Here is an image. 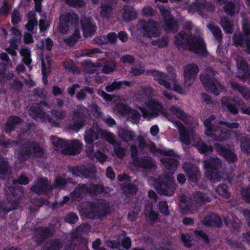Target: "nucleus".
Returning a JSON list of instances; mask_svg holds the SVG:
<instances>
[{"label":"nucleus","mask_w":250,"mask_h":250,"mask_svg":"<svg viewBox=\"0 0 250 250\" xmlns=\"http://www.w3.org/2000/svg\"><path fill=\"white\" fill-rule=\"evenodd\" d=\"M139 108L143 116L148 120L157 117L159 114H164L179 129L181 141L184 144L187 145L191 143L190 139L192 138L198 141L196 146L200 152L205 153L212 150L211 147L207 146L203 142L199 140L198 137L193 136L191 129H186L181 123L176 121V118L184 120V118L187 117L185 113L178 107H171L168 113L166 114L160 104L150 100Z\"/></svg>","instance_id":"f257e3e1"},{"label":"nucleus","mask_w":250,"mask_h":250,"mask_svg":"<svg viewBox=\"0 0 250 250\" xmlns=\"http://www.w3.org/2000/svg\"><path fill=\"white\" fill-rule=\"evenodd\" d=\"M175 43L183 48L188 49L193 52L204 54L206 51V45L201 37L192 35L187 36L180 34L175 37Z\"/></svg>","instance_id":"f03ea898"},{"label":"nucleus","mask_w":250,"mask_h":250,"mask_svg":"<svg viewBox=\"0 0 250 250\" xmlns=\"http://www.w3.org/2000/svg\"><path fill=\"white\" fill-rule=\"evenodd\" d=\"M151 73L154 79L166 88L180 94L186 93L187 90L180 86L175 75L166 76L163 73L157 71H152Z\"/></svg>","instance_id":"7ed1b4c3"},{"label":"nucleus","mask_w":250,"mask_h":250,"mask_svg":"<svg viewBox=\"0 0 250 250\" xmlns=\"http://www.w3.org/2000/svg\"><path fill=\"white\" fill-rule=\"evenodd\" d=\"M99 135L115 146V141L113 134L106 131L101 130L97 125H94L92 127L85 132L84 139L86 143L91 144L96 140Z\"/></svg>","instance_id":"20e7f679"},{"label":"nucleus","mask_w":250,"mask_h":250,"mask_svg":"<svg viewBox=\"0 0 250 250\" xmlns=\"http://www.w3.org/2000/svg\"><path fill=\"white\" fill-rule=\"evenodd\" d=\"M51 141L55 147L59 150L66 145L68 146V152L70 154H76L80 152L82 147L81 144L77 140L68 141L64 142L63 140L57 137H52Z\"/></svg>","instance_id":"39448f33"},{"label":"nucleus","mask_w":250,"mask_h":250,"mask_svg":"<svg viewBox=\"0 0 250 250\" xmlns=\"http://www.w3.org/2000/svg\"><path fill=\"white\" fill-rule=\"evenodd\" d=\"M209 201L208 197L203 195L201 193L197 192L195 195L194 199L190 203L187 201L185 197H181L180 207L181 212L183 213H187L189 210H191V212L193 213V211H192L191 208L193 206L198 204L200 205L203 203Z\"/></svg>","instance_id":"423d86ee"},{"label":"nucleus","mask_w":250,"mask_h":250,"mask_svg":"<svg viewBox=\"0 0 250 250\" xmlns=\"http://www.w3.org/2000/svg\"><path fill=\"white\" fill-rule=\"evenodd\" d=\"M139 27L137 29L138 33L146 37H156L159 35V29L156 23L152 21H149L146 23L141 21L138 24Z\"/></svg>","instance_id":"0eeeda50"},{"label":"nucleus","mask_w":250,"mask_h":250,"mask_svg":"<svg viewBox=\"0 0 250 250\" xmlns=\"http://www.w3.org/2000/svg\"><path fill=\"white\" fill-rule=\"evenodd\" d=\"M214 118L213 116H211L209 119L204 120V123L206 127L205 133L207 136H209L213 139L222 141L226 138L227 134L226 132H224L221 130H216L212 128V122Z\"/></svg>","instance_id":"6e6552de"},{"label":"nucleus","mask_w":250,"mask_h":250,"mask_svg":"<svg viewBox=\"0 0 250 250\" xmlns=\"http://www.w3.org/2000/svg\"><path fill=\"white\" fill-rule=\"evenodd\" d=\"M243 31L246 34V41L242 40L241 34L235 35L233 38L234 43L236 45H246L248 51L250 52V22L244 21L242 24Z\"/></svg>","instance_id":"1a4fd4ad"},{"label":"nucleus","mask_w":250,"mask_h":250,"mask_svg":"<svg viewBox=\"0 0 250 250\" xmlns=\"http://www.w3.org/2000/svg\"><path fill=\"white\" fill-rule=\"evenodd\" d=\"M114 111L119 112L121 115L130 119L135 124L138 122L140 117V113L137 111L122 104L118 105L114 109Z\"/></svg>","instance_id":"9d476101"},{"label":"nucleus","mask_w":250,"mask_h":250,"mask_svg":"<svg viewBox=\"0 0 250 250\" xmlns=\"http://www.w3.org/2000/svg\"><path fill=\"white\" fill-rule=\"evenodd\" d=\"M154 186L156 190L162 194L171 196L174 193V184L173 179L171 177L166 178L165 180L161 184L156 182Z\"/></svg>","instance_id":"9b49d317"},{"label":"nucleus","mask_w":250,"mask_h":250,"mask_svg":"<svg viewBox=\"0 0 250 250\" xmlns=\"http://www.w3.org/2000/svg\"><path fill=\"white\" fill-rule=\"evenodd\" d=\"M220 165V161L218 159H209L204 162V167L206 174L211 180L217 178V169Z\"/></svg>","instance_id":"f8f14e48"},{"label":"nucleus","mask_w":250,"mask_h":250,"mask_svg":"<svg viewBox=\"0 0 250 250\" xmlns=\"http://www.w3.org/2000/svg\"><path fill=\"white\" fill-rule=\"evenodd\" d=\"M201 80L204 86L209 91L215 95H218L220 92L223 91L222 85L216 80L209 78H206L204 75L201 77Z\"/></svg>","instance_id":"ddd939ff"},{"label":"nucleus","mask_w":250,"mask_h":250,"mask_svg":"<svg viewBox=\"0 0 250 250\" xmlns=\"http://www.w3.org/2000/svg\"><path fill=\"white\" fill-rule=\"evenodd\" d=\"M161 153L164 154V157L161 159L162 163L169 170H174L178 165L177 161L175 159L174 153L171 150H163Z\"/></svg>","instance_id":"4468645a"},{"label":"nucleus","mask_w":250,"mask_h":250,"mask_svg":"<svg viewBox=\"0 0 250 250\" xmlns=\"http://www.w3.org/2000/svg\"><path fill=\"white\" fill-rule=\"evenodd\" d=\"M198 72V68L195 64H189L185 67V87L189 86L193 83Z\"/></svg>","instance_id":"2eb2a0df"},{"label":"nucleus","mask_w":250,"mask_h":250,"mask_svg":"<svg viewBox=\"0 0 250 250\" xmlns=\"http://www.w3.org/2000/svg\"><path fill=\"white\" fill-rule=\"evenodd\" d=\"M222 103L223 104L226 105L229 110L233 113H236L238 109L236 107V104L238 106L242 109V112L244 113L250 114V109H243L242 107L243 102L239 100H233L228 99L226 98H223L222 99Z\"/></svg>","instance_id":"dca6fc26"},{"label":"nucleus","mask_w":250,"mask_h":250,"mask_svg":"<svg viewBox=\"0 0 250 250\" xmlns=\"http://www.w3.org/2000/svg\"><path fill=\"white\" fill-rule=\"evenodd\" d=\"M43 107H47L45 104H41L40 106L36 109L34 108H30L29 110V114L36 120H40L44 121L48 120V121L52 122V121L50 119L47 118V115L45 114L44 111H42Z\"/></svg>","instance_id":"f3484780"},{"label":"nucleus","mask_w":250,"mask_h":250,"mask_svg":"<svg viewBox=\"0 0 250 250\" xmlns=\"http://www.w3.org/2000/svg\"><path fill=\"white\" fill-rule=\"evenodd\" d=\"M88 114L87 110L84 108H83L82 113L75 114L73 116L74 124L71 125L70 128L76 131H78L84 125V118L83 116Z\"/></svg>","instance_id":"a211bd4d"},{"label":"nucleus","mask_w":250,"mask_h":250,"mask_svg":"<svg viewBox=\"0 0 250 250\" xmlns=\"http://www.w3.org/2000/svg\"><path fill=\"white\" fill-rule=\"evenodd\" d=\"M12 35L14 36V39L10 40L11 46L6 49L7 52L13 56H15L17 54L16 50L17 46L16 42L20 39L21 33L20 32L14 28L11 30Z\"/></svg>","instance_id":"6ab92c4d"},{"label":"nucleus","mask_w":250,"mask_h":250,"mask_svg":"<svg viewBox=\"0 0 250 250\" xmlns=\"http://www.w3.org/2000/svg\"><path fill=\"white\" fill-rule=\"evenodd\" d=\"M160 11L166 21L165 30L168 31L174 30L176 29L177 24L176 21L171 18L168 11L162 8L160 9Z\"/></svg>","instance_id":"aec40b11"},{"label":"nucleus","mask_w":250,"mask_h":250,"mask_svg":"<svg viewBox=\"0 0 250 250\" xmlns=\"http://www.w3.org/2000/svg\"><path fill=\"white\" fill-rule=\"evenodd\" d=\"M81 25L85 37H88L93 34L96 30V27L94 25L89 19L84 18L81 21Z\"/></svg>","instance_id":"412c9836"},{"label":"nucleus","mask_w":250,"mask_h":250,"mask_svg":"<svg viewBox=\"0 0 250 250\" xmlns=\"http://www.w3.org/2000/svg\"><path fill=\"white\" fill-rule=\"evenodd\" d=\"M71 15L69 14H62L61 16L58 29L62 34H66L69 29Z\"/></svg>","instance_id":"4be33fe9"},{"label":"nucleus","mask_w":250,"mask_h":250,"mask_svg":"<svg viewBox=\"0 0 250 250\" xmlns=\"http://www.w3.org/2000/svg\"><path fill=\"white\" fill-rule=\"evenodd\" d=\"M24 152L27 156H39L42 153V150L37 143H33L27 146Z\"/></svg>","instance_id":"5701e85b"},{"label":"nucleus","mask_w":250,"mask_h":250,"mask_svg":"<svg viewBox=\"0 0 250 250\" xmlns=\"http://www.w3.org/2000/svg\"><path fill=\"white\" fill-rule=\"evenodd\" d=\"M51 59L49 57L46 56L45 58H42V80L44 84L47 83L46 76L49 73Z\"/></svg>","instance_id":"b1692460"},{"label":"nucleus","mask_w":250,"mask_h":250,"mask_svg":"<svg viewBox=\"0 0 250 250\" xmlns=\"http://www.w3.org/2000/svg\"><path fill=\"white\" fill-rule=\"evenodd\" d=\"M91 167H89L88 168L85 166L77 167L72 169V174L76 176H84L85 177L90 176L93 171H94L93 168L92 170L90 171L89 168Z\"/></svg>","instance_id":"393cba45"},{"label":"nucleus","mask_w":250,"mask_h":250,"mask_svg":"<svg viewBox=\"0 0 250 250\" xmlns=\"http://www.w3.org/2000/svg\"><path fill=\"white\" fill-rule=\"evenodd\" d=\"M215 149L220 154L222 155L229 162H234L236 160V157L230 151L226 149L220 145L215 146Z\"/></svg>","instance_id":"a878e982"},{"label":"nucleus","mask_w":250,"mask_h":250,"mask_svg":"<svg viewBox=\"0 0 250 250\" xmlns=\"http://www.w3.org/2000/svg\"><path fill=\"white\" fill-rule=\"evenodd\" d=\"M116 40V34L114 33H110L106 36H100L95 39V42L100 44L107 43H113Z\"/></svg>","instance_id":"bb28decb"},{"label":"nucleus","mask_w":250,"mask_h":250,"mask_svg":"<svg viewBox=\"0 0 250 250\" xmlns=\"http://www.w3.org/2000/svg\"><path fill=\"white\" fill-rule=\"evenodd\" d=\"M188 164H184L183 168L185 171L187 173L189 179L193 182H195L198 180V169L196 167L188 166L190 167L189 169H187Z\"/></svg>","instance_id":"cd10ccee"},{"label":"nucleus","mask_w":250,"mask_h":250,"mask_svg":"<svg viewBox=\"0 0 250 250\" xmlns=\"http://www.w3.org/2000/svg\"><path fill=\"white\" fill-rule=\"evenodd\" d=\"M136 12L132 7L127 6L124 8L123 17L125 21H129L135 18Z\"/></svg>","instance_id":"c85d7f7f"},{"label":"nucleus","mask_w":250,"mask_h":250,"mask_svg":"<svg viewBox=\"0 0 250 250\" xmlns=\"http://www.w3.org/2000/svg\"><path fill=\"white\" fill-rule=\"evenodd\" d=\"M102 190V187L99 186L90 185L89 187L83 185L80 186V193L89 192L91 194H96Z\"/></svg>","instance_id":"c756f323"},{"label":"nucleus","mask_w":250,"mask_h":250,"mask_svg":"<svg viewBox=\"0 0 250 250\" xmlns=\"http://www.w3.org/2000/svg\"><path fill=\"white\" fill-rule=\"evenodd\" d=\"M208 219H206L204 221V224L210 226H219L222 222L221 219L220 217L212 214L208 217Z\"/></svg>","instance_id":"7c9ffc66"},{"label":"nucleus","mask_w":250,"mask_h":250,"mask_svg":"<svg viewBox=\"0 0 250 250\" xmlns=\"http://www.w3.org/2000/svg\"><path fill=\"white\" fill-rule=\"evenodd\" d=\"M240 9L239 5L237 4L234 5L233 3L229 2L225 6V12L231 16L237 13Z\"/></svg>","instance_id":"2f4dec72"},{"label":"nucleus","mask_w":250,"mask_h":250,"mask_svg":"<svg viewBox=\"0 0 250 250\" xmlns=\"http://www.w3.org/2000/svg\"><path fill=\"white\" fill-rule=\"evenodd\" d=\"M130 83L128 82H115L111 84L106 87V89L108 92H112L114 90L119 89L124 87L125 86H129Z\"/></svg>","instance_id":"473e14b6"},{"label":"nucleus","mask_w":250,"mask_h":250,"mask_svg":"<svg viewBox=\"0 0 250 250\" xmlns=\"http://www.w3.org/2000/svg\"><path fill=\"white\" fill-rule=\"evenodd\" d=\"M119 137L125 141H129L132 139L134 135L130 129H120L118 131Z\"/></svg>","instance_id":"72a5a7b5"},{"label":"nucleus","mask_w":250,"mask_h":250,"mask_svg":"<svg viewBox=\"0 0 250 250\" xmlns=\"http://www.w3.org/2000/svg\"><path fill=\"white\" fill-rule=\"evenodd\" d=\"M28 21L26 25V29L29 31H32L34 27L37 25V21L35 19V13L34 12H30L28 16Z\"/></svg>","instance_id":"f704fd0d"},{"label":"nucleus","mask_w":250,"mask_h":250,"mask_svg":"<svg viewBox=\"0 0 250 250\" xmlns=\"http://www.w3.org/2000/svg\"><path fill=\"white\" fill-rule=\"evenodd\" d=\"M138 141L140 147L141 148H147L151 151L155 152L156 151V147L151 142L146 143L145 142L144 139L141 137H138Z\"/></svg>","instance_id":"c9c22d12"},{"label":"nucleus","mask_w":250,"mask_h":250,"mask_svg":"<svg viewBox=\"0 0 250 250\" xmlns=\"http://www.w3.org/2000/svg\"><path fill=\"white\" fill-rule=\"evenodd\" d=\"M135 165L146 168H151L154 166V164L153 160L148 158L145 160H142L141 161L136 162Z\"/></svg>","instance_id":"e433bc0d"},{"label":"nucleus","mask_w":250,"mask_h":250,"mask_svg":"<svg viewBox=\"0 0 250 250\" xmlns=\"http://www.w3.org/2000/svg\"><path fill=\"white\" fill-rule=\"evenodd\" d=\"M21 54L23 57L22 61L24 63L28 65L30 63V53L29 50L26 48H22L21 50Z\"/></svg>","instance_id":"4c0bfd02"},{"label":"nucleus","mask_w":250,"mask_h":250,"mask_svg":"<svg viewBox=\"0 0 250 250\" xmlns=\"http://www.w3.org/2000/svg\"><path fill=\"white\" fill-rule=\"evenodd\" d=\"M20 121V119L17 117H12L9 118L6 125V131H9L11 130L13 127V126L15 125L19 124Z\"/></svg>","instance_id":"58836bf2"},{"label":"nucleus","mask_w":250,"mask_h":250,"mask_svg":"<svg viewBox=\"0 0 250 250\" xmlns=\"http://www.w3.org/2000/svg\"><path fill=\"white\" fill-rule=\"evenodd\" d=\"M231 86L233 88L237 89L240 92H241L242 95L245 98L248 99L250 96V91L247 89L241 87L237 83H231Z\"/></svg>","instance_id":"ea45409f"},{"label":"nucleus","mask_w":250,"mask_h":250,"mask_svg":"<svg viewBox=\"0 0 250 250\" xmlns=\"http://www.w3.org/2000/svg\"><path fill=\"white\" fill-rule=\"evenodd\" d=\"M216 192L220 195L225 198H228L229 196V193L227 191V187L225 185H221L216 189Z\"/></svg>","instance_id":"a19ab883"},{"label":"nucleus","mask_w":250,"mask_h":250,"mask_svg":"<svg viewBox=\"0 0 250 250\" xmlns=\"http://www.w3.org/2000/svg\"><path fill=\"white\" fill-rule=\"evenodd\" d=\"M80 38V34L79 32L76 30L73 34L72 36L67 39L64 40V42L69 45H73L74 44L75 42L77 41Z\"/></svg>","instance_id":"79ce46f5"},{"label":"nucleus","mask_w":250,"mask_h":250,"mask_svg":"<svg viewBox=\"0 0 250 250\" xmlns=\"http://www.w3.org/2000/svg\"><path fill=\"white\" fill-rule=\"evenodd\" d=\"M208 27L217 39L219 40L221 38V31L218 27L212 24H208Z\"/></svg>","instance_id":"37998d69"},{"label":"nucleus","mask_w":250,"mask_h":250,"mask_svg":"<svg viewBox=\"0 0 250 250\" xmlns=\"http://www.w3.org/2000/svg\"><path fill=\"white\" fill-rule=\"evenodd\" d=\"M146 215L150 220L154 221L157 219V214L152 210L151 206H146Z\"/></svg>","instance_id":"c03bdc74"},{"label":"nucleus","mask_w":250,"mask_h":250,"mask_svg":"<svg viewBox=\"0 0 250 250\" xmlns=\"http://www.w3.org/2000/svg\"><path fill=\"white\" fill-rule=\"evenodd\" d=\"M221 25L226 33H229L231 32L232 29L231 24L226 19L224 18L221 20Z\"/></svg>","instance_id":"a18cd8bd"},{"label":"nucleus","mask_w":250,"mask_h":250,"mask_svg":"<svg viewBox=\"0 0 250 250\" xmlns=\"http://www.w3.org/2000/svg\"><path fill=\"white\" fill-rule=\"evenodd\" d=\"M241 147L244 152L250 153V144L246 138L242 139Z\"/></svg>","instance_id":"49530a36"},{"label":"nucleus","mask_w":250,"mask_h":250,"mask_svg":"<svg viewBox=\"0 0 250 250\" xmlns=\"http://www.w3.org/2000/svg\"><path fill=\"white\" fill-rule=\"evenodd\" d=\"M45 186L46 185L42 181H41L38 185L32 187V190L38 193H40L45 190Z\"/></svg>","instance_id":"de8ad7c7"},{"label":"nucleus","mask_w":250,"mask_h":250,"mask_svg":"<svg viewBox=\"0 0 250 250\" xmlns=\"http://www.w3.org/2000/svg\"><path fill=\"white\" fill-rule=\"evenodd\" d=\"M52 45V42L49 39H47L45 40L44 41H42L41 44L38 45V46L40 48L45 47L47 49L50 50L51 49Z\"/></svg>","instance_id":"09e8293b"},{"label":"nucleus","mask_w":250,"mask_h":250,"mask_svg":"<svg viewBox=\"0 0 250 250\" xmlns=\"http://www.w3.org/2000/svg\"><path fill=\"white\" fill-rule=\"evenodd\" d=\"M115 64L113 63H107L103 67V71L104 73H109L114 70Z\"/></svg>","instance_id":"8fccbe9b"},{"label":"nucleus","mask_w":250,"mask_h":250,"mask_svg":"<svg viewBox=\"0 0 250 250\" xmlns=\"http://www.w3.org/2000/svg\"><path fill=\"white\" fill-rule=\"evenodd\" d=\"M78 220L77 216L74 213H70L65 217L66 221L70 224L76 223Z\"/></svg>","instance_id":"3c124183"},{"label":"nucleus","mask_w":250,"mask_h":250,"mask_svg":"<svg viewBox=\"0 0 250 250\" xmlns=\"http://www.w3.org/2000/svg\"><path fill=\"white\" fill-rule=\"evenodd\" d=\"M181 239L186 247H189L190 246L191 236L189 234H182Z\"/></svg>","instance_id":"603ef678"},{"label":"nucleus","mask_w":250,"mask_h":250,"mask_svg":"<svg viewBox=\"0 0 250 250\" xmlns=\"http://www.w3.org/2000/svg\"><path fill=\"white\" fill-rule=\"evenodd\" d=\"M168 41L166 38H162L161 39L154 41L152 42V44L154 45H158L160 47H164L167 44Z\"/></svg>","instance_id":"864d4df0"},{"label":"nucleus","mask_w":250,"mask_h":250,"mask_svg":"<svg viewBox=\"0 0 250 250\" xmlns=\"http://www.w3.org/2000/svg\"><path fill=\"white\" fill-rule=\"evenodd\" d=\"M205 9L208 10V5L204 1H201L198 3V5L196 6L195 10L202 13L203 10Z\"/></svg>","instance_id":"5fc2aeb1"},{"label":"nucleus","mask_w":250,"mask_h":250,"mask_svg":"<svg viewBox=\"0 0 250 250\" xmlns=\"http://www.w3.org/2000/svg\"><path fill=\"white\" fill-rule=\"evenodd\" d=\"M159 208L161 212L165 214L168 213V208L166 202L162 201L159 203Z\"/></svg>","instance_id":"6e6d98bb"},{"label":"nucleus","mask_w":250,"mask_h":250,"mask_svg":"<svg viewBox=\"0 0 250 250\" xmlns=\"http://www.w3.org/2000/svg\"><path fill=\"white\" fill-rule=\"evenodd\" d=\"M66 2L75 7L80 6L83 4V2L81 0H66Z\"/></svg>","instance_id":"4d7b16f0"},{"label":"nucleus","mask_w":250,"mask_h":250,"mask_svg":"<svg viewBox=\"0 0 250 250\" xmlns=\"http://www.w3.org/2000/svg\"><path fill=\"white\" fill-rule=\"evenodd\" d=\"M21 20V16L17 11H14L12 16V21L14 23L18 22Z\"/></svg>","instance_id":"13d9d810"},{"label":"nucleus","mask_w":250,"mask_h":250,"mask_svg":"<svg viewBox=\"0 0 250 250\" xmlns=\"http://www.w3.org/2000/svg\"><path fill=\"white\" fill-rule=\"evenodd\" d=\"M144 71V68L142 66H136L132 69V73L135 75L142 74Z\"/></svg>","instance_id":"bf43d9fd"},{"label":"nucleus","mask_w":250,"mask_h":250,"mask_svg":"<svg viewBox=\"0 0 250 250\" xmlns=\"http://www.w3.org/2000/svg\"><path fill=\"white\" fill-rule=\"evenodd\" d=\"M49 24V21H44L43 20H40V28L41 31L45 30Z\"/></svg>","instance_id":"052dcab7"},{"label":"nucleus","mask_w":250,"mask_h":250,"mask_svg":"<svg viewBox=\"0 0 250 250\" xmlns=\"http://www.w3.org/2000/svg\"><path fill=\"white\" fill-rule=\"evenodd\" d=\"M111 11V8L110 7L103 5L102 7L101 14L104 17L107 16L108 14H109Z\"/></svg>","instance_id":"680f3d73"},{"label":"nucleus","mask_w":250,"mask_h":250,"mask_svg":"<svg viewBox=\"0 0 250 250\" xmlns=\"http://www.w3.org/2000/svg\"><path fill=\"white\" fill-rule=\"evenodd\" d=\"M8 164L6 160H4L2 162L0 165V174L4 173L7 170Z\"/></svg>","instance_id":"e2e57ef3"},{"label":"nucleus","mask_w":250,"mask_h":250,"mask_svg":"<svg viewBox=\"0 0 250 250\" xmlns=\"http://www.w3.org/2000/svg\"><path fill=\"white\" fill-rule=\"evenodd\" d=\"M115 153L119 158H122L125 154V150L121 147H115Z\"/></svg>","instance_id":"0e129e2a"},{"label":"nucleus","mask_w":250,"mask_h":250,"mask_svg":"<svg viewBox=\"0 0 250 250\" xmlns=\"http://www.w3.org/2000/svg\"><path fill=\"white\" fill-rule=\"evenodd\" d=\"M95 157L101 163L104 162L106 159V156L101 152H97L95 154Z\"/></svg>","instance_id":"69168bd1"},{"label":"nucleus","mask_w":250,"mask_h":250,"mask_svg":"<svg viewBox=\"0 0 250 250\" xmlns=\"http://www.w3.org/2000/svg\"><path fill=\"white\" fill-rule=\"evenodd\" d=\"M121 60L124 63H131L134 60L133 57L129 55L124 56L121 58Z\"/></svg>","instance_id":"338daca9"},{"label":"nucleus","mask_w":250,"mask_h":250,"mask_svg":"<svg viewBox=\"0 0 250 250\" xmlns=\"http://www.w3.org/2000/svg\"><path fill=\"white\" fill-rule=\"evenodd\" d=\"M237 66L239 69L245 70L247 68V63L245 61H237Z\"/></svg>","instance_id":"774afa93"}]
</instances>
